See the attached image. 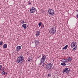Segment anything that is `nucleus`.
<instances>
[{
  "label": "nucleus",
  "mask_w": 78,
  "mask_h": 78,
  "mask_svg": "<svg viewBox=\"0 0 78 78\" xmlns=\"http://www.w3.org/2000/svg\"><path fill=\"white\" fill-rule=\"evenodd\" d=\"M23 61H24L23 56L20 55L17 58L16 62L18 64H22Z\"/></svg>",
  "instance_id": "1"
},
{
  "label": "nucleus",
  "mask_w": 78,
  "mask_h": 78,
  "mask_svg": "<svg viewBox=\"0 0 78 78\" xmlns=\"http://www.w3.org/2000/svg\"><path fill=\"white\" fill-rule=\"evenodd\" d=\"M42 57L41 59V62L40 64V65H41L42 63H44V62L45 59L46 58H47V57H46V56L44 54L42 55Z\"/></svg>",
  "instance_id": "2"
},
{
  "label": "nucleus",
  "mask_w": 78,
  "mask_h": 78,
  "mask_svg": "<svg viewBox=\"0 0 78 78\" xmlns=\"http://www.w3.org/2000/svg\"><path fill=\"white\" fill-rule=\"evenodd\" d=\"M46 68L48 70H50L52 69V66H53V65H52V63L51 62L48 63L46 65Z\"/></svg>",
  "instance_id": "3"
},
{
  "label": "nucleus",
  "mask_w": 78,
  "mask_h": 78,
  "mask_svg": "<svg viewBox=\"0 0 78 78\" xmlns=\"http://www.w3.org/2000/svg\"><path fill=\"white\" fill-rule=\"evenodd\" d=\"M48 13L50 16H53L54 14V10L52 9L48 10Z\"/></svg>",
  "instance_id": "4"
},
{
  "label": "nucleus",
  "mask_w": 78,
  "mask_h": 78,
  "mask_svg": "<svg viewBox=\"0 0 78 78\" xmlns=\"http://www.w3.org/2000/svg\"><path fill=\"white\" fill-rule=\"evenodd\" d=\"M30 11L31 13H33L36 11V9L34 7H32L30 9Z\"/></svg>",
  "instance_id": "5"
},
{
  "label": "nucleus",
  "mask_w": 78,
  "mask_h": 78,
  "mask_svg": "<svg viewBox=\"0 0 78 78\" xmlns=\"http://www.w3.org/2000/svg\"><path fill=\"white\" fill-rule=\"evenodd\" d=\"M69 68H65V69L63 70L62 71V73H64V72H66V73H67L68 74L69 73Z\"/></svg>",
  "instance_id": "6"
},
{
  "label": "nucleus",
  "mask_w": 78,
  "mask_h": 78,
  "mask_svg": "<svg viewBox=\"0 0 78 78\" xmlns=\"http://www.w3.org/2000/svg\"><path fill=\"white\" fill-rule=\"evenodd\" d=\"M34 43L35 44V45L36 46L37 45H39V44H40V42H39V41L38 40H34Z\"/></svg>",
  "instance_id": "7"
},
{
  "label": "nucleus",
  "mask_w": 78,
  "mask_h": 78,
  "mask_svg": "<svg viewBox=\"0 0 78 78\" xmlns=\"http://www.w3.org/2000/svg\"><path fill=\"white\" fill-rule=\"evenodd\" d=\"M76 45V43L75 42H72L71 44V47L72 48L75 47V46Z\"/></svg>",
  "instance_id": "8"
},
{
  "label": "nucleus",
  "mask_w": 78,
  "mask_h": 78,
  "mask_svg": "<svg viewBox=\"0 0 78 78\" xmlns=\"http://www.w3.org/2000/svg\"><path fill=\"white\" fill-rule=\"evenodd\" d=\"M51 30H52V31H54V32H56V27H52V28L51 29Z\"/></svg>",
  "instance_id": "9"
},
{
  "label": "nucleus",
  "mask_w": 78,
  "mask_h": 78,
  "mask_svg": "<svg viewBox=\"0 0 78 78\" xmlns=\"http://www.w3.org/2000/svg\"><path fill=\"white\" fill-rule=\"evenodd\" d=\"M52 31V30H51V32H50V33L52 35H54V34H55L56 33V32H55H55L54 31V30H53V31Z\"/></svg>",
  "instance_id": "10"
},
{
  "label": "nucleus",
  "mask_w": 78,
  "mask_h": 78,
  "mask_svg": "<svg viewBox=\"0 0 78 78\" xmlns=\"http://www.w3.org/2000/svg\"><path fill=\"white\" fill-rule=\"evenodd\" d=\"M22 48L21 46H18L16 47V50L17 51H19L20 49Z\"/></svg>",
  "instance_id": "11"
},
{
  "label": "nucleus",
  "mask_w": 78,
  "mask_h": 78,
  "mask_svg": "<svg viewBox=\"0 0 78 78\" xmlns=\"http://www.w3.org/2000/svg\"><path fill=\"white\" fill-rule=\"evenodd\" d=\"M36 33V37H37V36H38L39 35H40V31H37Z\"/></svg>",
  "instance_id": "12"
},
{
  "label": "nucleus",
  "mask_w": 78,
  "mask_h": 78,
  "mask_svg": "<svg viewBox=\"0 0 78 78\" xmlns=\"http://www.w3.org/2000/svg\"><path fill=\"white\" fill-rule=\"evenodd\" d=\"M22 27L24 28V29H27V24H23V25H22Z\"/></svg>",
  "instance_id": "13"
},
{
  "label": "nucleus",
  "mask_w": 78,
  "mask_h": 78,
  "mask_svg": "<svg viewBox=\"0 0 78 78\" xmlns=\"http://www.w3.org/2000/svg\"><path fill=\"white\" fill-rule=\"evenodd\" d=\"M72 60V59L70 57H69L67 58V60L68 61V62H70Z\"/></svg>",
  "instance_id": "14"
},
{
  "label": "nucleus",
  "mask_w": 78,
  "mask_h": 78,
  "mask_svg": "<svg viewBox=\"0 0 78 78\" xmlns=\"http://www.w3.org/2000/svg\"><path fill=\"white\" fill-rule=\"evenodd\" d=\"M67 47H68V45H66V46H65L64 48H62V49L63 50H66V49H67Z\"/></svg>",
  "instance_id": "15"
},
{
  "label": "nucleus",
  "mask_w": 78,
  "mask_h": 78,
  "mask_svg": "<svg viewBox=\"0 0 78 78\" xmlns=\"http://www.w3.org/2000/svg\"><path fill=\"white\" fill-rule=\"evenodd\" d=\"M3 47L4 48H7V44H4Z\"/></svg>",
  "instance_id": "16"
},
{
  "label": "nucleus",
  "mask_w": 78,
  "mask_h": 78,
  "mask_svg": "<svg viewBox=\"0 0 78 78\" xmlns=\"http://www.w3.org/2000/svg\"><path fill=\"white\" fill-rule=\"evenodd\" d=\"M61 65H62V66H66V64L64 62L61 63Z\"/></svg>",
  "instance_id": "17"
},
{
  "label": "nucleus",
  "mask_w": 78,
  "mask_h": 78,
  "mask_svg": "<svg viewBox=\"0 0 78 78\" xmlns=\"http://www.w3.org/2000/svg\"><path fill=\"white\" fill-rule=\"evenodd\" d=\"M3 45V42L2 41H0V45L2 46V45Z\"/></svg>",
  "instance_id": "18"
},
{
  "label": "nucleus",
  "mask_w": 78,
  "mask_h": 78,
  "mask_svg": "<svg viewBox=\"0 0 78 78\" xmlns=\"http://www.w3.org/2000/svg\"><path fill=\"white\" fill-rule=\"evenodd\" d=\"M2 75H5V71H2Z\"/></svg>",
  "instance_id": "19"
},
{
  "label": "nucleus",
  "mask_w": 78,
  "mask_h": 78,
  "mask_svg": "<svg viewBox=\"0 0 78 78\" xmlns=\"http://www.w3.org/2000/svg\"><path fill=\"white\" fill-rule=\"evenodd\" d=\"M77 48V47H76V46L75 47V48H73V50H76Z\"/></svg>",
  "instance_id": "20"
},
{
  "label": "nucleus",
  "mask_w": 78,
  "mask_h": 78,
  "mask_svg": "<svg viewBox=\"0 0 78 78\" xmlns=\"http://www.w3.org/2000/svg\"><path fill=\"white\" fill-rule=\"evenodd\" d=\"M28 5H31V3L30 2V1H29L27 2Z\"/></svg>",
  "instance_id": "21"
},
{
  "label": "nucleus",
  "mask_w": 78,
  "mask_h": 78,
  "mask_svg": "<svg viewBox=\"0 0 78 78\" xmlns=\"http://www.w3.org/2000/svg\"><path fill=\"white\" fill-rule=\"evenodd\" d=\"M41 25H42V23H39L38 24L39 27H40L41 26Z\"/></svg>",
  "instance_id": "22"
},
{
  "label": "nucleus",
  "mask_w": 78,
  "mask_h": 78,
  "mask_svg": "<svg viewBox=\"0 0 78 78\" xmlns=\"http://www.w3.org/2000/svg\"><path fill=\"white\" fill-rule=\"evenodd\" d=\"M21 23H22V25L23 24V23H25V21H21Z\"/></svg>",
  "instance_id": "23"
},
{
  "label": "nucleus",
  "mask_w": 78,
  "mask_h": 78,
  "mask_svg": "<svg viewBox=\"0 0 78 78\" xmlns=\"http://www.w3.org/2000/svg\"><path fill=\"white\" fill-rule=\"evenodd\" d=\"M63 62H64V63H66V62H67V60L66 59L63 60Z\"/></svg>",
  "instance_id": "24"
},
{
  "label": "nucleus",
  "mask_w": 78,
  "mask_h": 78,
  "mask_svg": "<svg viewBox=\"0 0 78 78\" xmlns=\"http://www.w3.org/2000/svg\"><path fill=\"white\" fill-rule=\"evenodd\" d=\"M50 76H51V75H50V74H48V75L47 76V77L49 78V77H50Z\"/></svg>",
  "instance_id": "25"
},
{
  "label": "nucleus",
  "mask_w": 78,
  "mask_h": 78,
  "mask_svg": "<svg viewBox=\"0 0 78 78\" xmlns=\"http://www.w3.org/2000/svg\"><path fill=\"white\" fill-rule=\"evenodd\" d=\"M77 11L78 12V14H77V15L76 16V17H77V18H78V10H77Z\"/></svg>",
  "instance_id": "26"
},
{
  "label": "nucleus",
  "mask_w": 78,
  "mask_h": 78,
  "mask_svg": "<svg viewBox=\"0 0 78 78\" xmlns=\"http://www.w3.org/2000/svg\"><path fill=\"white\" fill-rule=\"evenodd\" d=\"M44 65H45V63H43L42 65V67H43V66H44Z\"/></svg>",
  "instance_id": "27"
},
{
  "label": "nucleus",
  "mask_w": 78,
  "mask_h": 78,
  "mask_svg": "<svg viewBox=\"0 0 78 78\" xmlns=\"http://www.w3.org/2000/svg\"><path fill=\"white\" fill-rule=\"evenodd\" d=\"M2 66H0V70H1V69H2Z\"/></svg>",
  "instance_id": "28"
},
{
  "label": "nucleus",
  "mask_w": 78,
  "mask_h": 78,
  "mask_svg": "<svg viewBox=\"0 0 78 78\" xmlns=\"http://www.w3.org/2000/svg\"><path fill=\"white\" fill-rule=\"evenodd\" d=\"M2 71H4V70H5V68H2Z\"/></svg>",
  "instance_id": "29"
},
{
  "label": "nucleus",
  "mask_w": 78,
  "mask_h": 78,
  "mask_svg": "<svg viewBox=\"0 0 78 78\" xmlns=\"http://www.w3.org/2000/svg\"><path fill=\"white\" fill-rule=\"evenodd\" d=\"M41 28H42L43 29H44V26H41Z\"/></svg>",
  "instance_id": "30"
},
{
  "label": "nucleus",
  "mask_w": 78,
  "mask_h": 78,
  "mask_svg": "<svg viewBox=\"0 0 78 78\" xmlns=\"http://www.w3.org/2000/svg\"><path fill=\"white\" fill-rule=\"evenodd\" d=\"M28 61H31V59H28Z\"/></svg>",
  "instance_id": "31"
},
{
  "label": "nucleus",
  "mask_w": 78,
  "mask_h": 78,
  "mask_svg": "<svg viewBox=\"0 0 78 78\" xmlns=\"http://www.w3.org/2000/svg\"><path fill=\"white\" fill-rule=\"evenodd\" d=\"M7 74H8V73L6 72L5 73V75H7Z\"/></svg>",
  "instance_id": "32"
}]
</instances>
